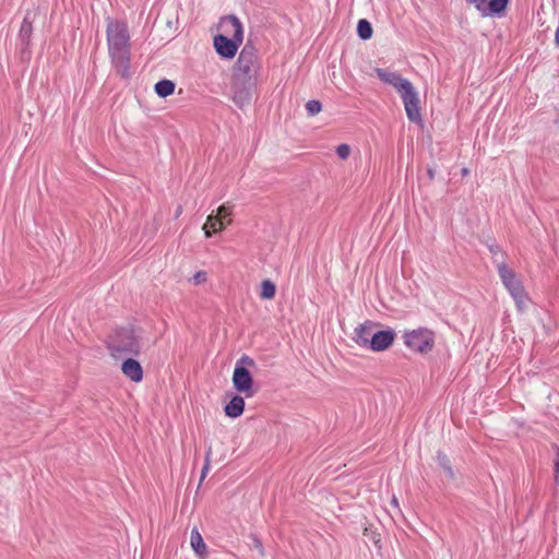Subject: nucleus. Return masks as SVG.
<instances>
[{
	"mask_svg": "<svg viewBox=\"0 0 559 559\" xmlns=\"http://www.w3.org/2000/svg\"><path fill=\"white\" fill-rule=\"evenodd\" d=\"M106 35L114 68L121 78H130V35L127 24L108 17Z\"/></svg>",
	"mask_w": 559,
	"mask_h": 559,
	"instance_id": "1",
	"label": "nucleus"
},
{
	"mask_svg": "<svg viewBox=\"0 0 559 559\" xmlns=\"http://www.w3.org/2000/svg\"><path fill=\"white\" fill-rule=\"evenodd\" d=\"M374 72L380 81L393 86L400 94L408 120L412 122H420L421 114L419 108V98L411 81L403 78L400 73L389 69L374 68Z\"/></svg>",
	"mask_w": 559,
	"mask_h": 559,
	"instance_id": "2",
	"label": "nucleus"
},
{
	"mask_svg": "<svg viewBox=\"0 0 559 559\" xmlns=\"http://www.w3.org/2000/svg\"><path fill=\"white\" fill-rule=\"evenodd\" d=\"M114 356L117 355H139L141 346L132 328L117 329L108 344Z\"/></svg>",
	"mask_w": 559,
	"mask_h": 559,
	"instance_id": "3",
	"label": "nucleus"
},
{
	"mask_svg": "<svg viewBox=\"0 0 559 559\" xmlns=\"http://www.w3.org/2000/svg\"><path fill=\"white\" fill-rule=\"evenodd\" d=\"M496 265L502 284L508 289L518 307L522 308L525 302L526 295L524 287L518 278L516 274L507 265L506 261L503 260L496 259Z\"/></svg>",
	"mask_w": 559,
	"mask_h": 559,
	"instance_id": "4",
	"label": "nucleus"
},
{
	"mask_svg": "<svg viewBox=\"0 0 559 559\" xmlns=\"http://www.w3.org/2000/svg\"><path fill=\"white\" fill-rule=\"evenodd\" d=\"M403 340L406 347L419 354H427L435 346V333L427 328L405 331Z\"/></svg>",
	"mask_w": 559,
	"mask_h": 559,
	"instance_id": "5",
	"label": "nucleus"
},
{
	"mask_svg": "<svg viewBox=\"0 0 559 559\" xmlns=\"http://www.w3.org/2000/svg\"><path fill=\"white\" fill-rule=\"evenodd\" d=\"M258 69L257 50L252 45L246 44L238 56L233 76L255 79Z\"/></svg>",
	"mask_w": 559,
	"mask_h": 559,
	"instance_id": "6",
	"label": "nucleus"
},
{
	"mask_svg": "<svg viewBox=\"0 0 559 559\" xmlns=\"http://www.w3.org/2000/svg\"><path fill=\"white\" fill-rule=\"evenodd\" d=\"M255 88V79L233 76V100L242 108L250 104Z\"/></svg>",
	"mask_w": 559,
	"mask_h": 559,
	"instance_id": "7",
	"label": "nucleus"
},
{
	"mask_svg": "<svg viewBox=\"0 0 559 559\" xmlns=\"http://www.w3.org/2000/svg\"><path fill=\"white\" fill-rule=\"evenodd\" d=\"M231 381L235 390L245 394L246 397L254 395L255 390L253 389V378L247 367L236 364Z\"/></svg>",
	"mask_w": 559,
	"mask_h": 559,
	"instance_id": "8",
	"label": "nucleus"
},
{
	"mask_svg": "<svg viewBox=\"0 0 559 559\" xmlns=\"http://www.w3.org/2000/svg\"><path fill=\"white\" fill-rule=\"evenodd\" d=\"M473 5L483 16L500 15L506 11L509 0H465Z\"/></svg>",
	"mask_w": 559,
	"mask_h": 559,
	"instance_id": "9",
	"label": "nucleus"
},
{
	"mask_svg": "<svg viewBox=\"0 0 559 559\" xmlns=\"http://www.w3.org/2000/svg\"><path fill=\"white\" fill-rule=\"evenodd\" d=\"M241 43L235 38H229L225 34H218L214 37L215 51L225 59L234 58Z\"/></svg>",
	"mask_w": 559,
	"mask_h": 559,
	"instance_id": "10",
	"label": "nucleus"
},
{
	"mask_svg": "<svg viewBox=\"0 0 559 559\" xmlns=\"http://www.w3.org/2000/svg\"><path fill=\"white\" fill-rule=\"evenodd\" d=\"M396 337V333L392 329L374 331V334L371 335L369 340L368 348L372 352H383L392 346L394 340Z\"/></svg>",
	"mask_w": 559,
	"mask_h": 559,
	"instance_id": "11",
	"label": "nucleus"
},
{
	"mask_svg": "<svg viewBox=\"0 0 559 559\" xmlns=\"http://www.w3.org/2000/svg\"><path fill=\"white\" fill-rule=\"evenodd\" d=\"M379 325L380 323L378 322L366 320L364 323L355 328L353 340L358 346L362 348H368L369 340L371 335L374 334V329L378 328Z\"/></svg>",
	"mask_w": 559,
	"mask_h": 559,
	"instance_id": "12",
	"label": "nucleus"
},
{
	"mask_svg": "<svg viewBox=\"0 0 559 559\" xmlns=\"http://www.w3.org/2000/svg\"><path fill=\"white\" fill-rule=\"evenodd\" d=\"M219 26L223 32L238 41L243 39L242 24L236 15H226L221 19Z\"/></svg>",
	"mask_w": 559,
	"mask_h": 559,
	"instance_id": "13",
	"label": "nucleus"
},
{
	"mask_svg": "<svg viewBox=\"0 0 559 559\" xmlns=\"http://www.w3.org/2000/svg\"><path fill=\"white\" fill-rule=\"evenodd\" d=\"M121 370L123 374L131 381L140 382L143 379V369L141 364L133 359L128 358L122 362Z\"/></svg>",
	"mask_w": 559,
	"mask_h": 559,
	"instance_id": "14",
	"label": "nucleus"
},
{
	"mask_svg": "<svg viewBox=\"0 0 559 559\" xmlns=\"http://www.w3.org/2000/svg\"><path fill=\"white\" fill-rule=\"evenodd\" d=\"M190 545L199 558H206L207 546L204 543L203 537L197 527H193L191 531Z\"/></svg>",
	"mask_w": 559,
	"mask_h": 559,
	"instance_id": "15",
	"label": "nucleus"
},
{
	"mask_svg": "<svg viewBox=\"0 0 559 559\" xmlns=\"http://www.w3.org/2000/svg\"><path fill=\"white\" fill-rule=\"evenodd\" d=\"M245 409V400L240 395H234L228 404L225 405L224 412L230 418H237L242 415Z\"/></svg>",
	"mask_w": 559,
	"mask_h": 559,
	"instance_id": "16",
	"label": "nucleus"
},
{
	"mask_svg": "<svg viewBox=\"0 0 559 559\" xmlns=\"http://www.w3.org/2000/svg\"><path fill=\"white\" fill-rule=\"evenodd\" d=\"M175 87H176V85L173 81L165 79V80L158 81L155 84L154 91L159 97L165 98L175 92Z\"/></svg>",
	"mask_w": 559,
	"mask_h": 559,
	"instance_id": "17",
	"label": "nucleus"
},
{
	"mask_svg": "<svg viewBox=\"0 0 559 559\" xmlns=\"http://www.w3.org/2000/svg\"><path fill=\"white\" fill-rule=\"evenodd\" d=\"M224 228L223 221H219V217L215 215H210L203 226L206 237H211L213 233L219 231Z\"/></svg>",
	"mask_w": 559,
	"mask_h": 559,
	"instance_id": "18",
	"label": "nucleus"
},
{
	"mask_svg": "<svg viewBox=\"0 0 559 559\" xmlns=\"http://www.w3.org/2000/svg\"><path fill=\"white\" fill-rule=\"evenodd\" d=\"M32 32H33V26H32V22L29 21L28 14H27L21 24V28H20V33H19V36L23 44H26V45L28 44Z\"/></svg>",
	"mask_w": 559,
	"mask_h": 559,
	"instance_id": "19",
	"label": "nucleus"
},
{
	"mask_svg": "<svg viewBox=\"0 0 559 559\" xmlns=\"http://www.w3.org/2000/svg\"><path fill=\"white\" fill-rule=\"evenodd\" d=\"M276 293V286L271 280H264L261 283L260 297L262 299H273Z\"/></svg>",
	"mask_w": 559,
	"mask_h": 559,
	"instance_id": "20",
	"label": "nucleus"
},
{
	"mask_svg": "<svg viewBox=\"0 0 559 559\" xmlns=\"http://www.w3.org/2000/svg\"><path fill=\"white\" fill-rule=\"evenodd\" d=\"M357 33L361 39H370L372 36V26L370 22L367 21L366 19L359 20L357 24Z\"/></svg>",
	"mask_w": 559,
	"mask_h": 559,
	"instance_id": "21",
	"label": "nucleus"
},
{
	"mask_svg": "<svg viewBox=\"0 0 559 559\" xmlns=\"http://www.w3.org/2000/svg\"><path fill=\"white\" fill-rule=\"evenodd\" d=\"M437 460H438L439 465L447 473L448 477L449 478H454V472H453V469L451 467L449 457L444 453L438 452Z\"/></svg>",
	"mask_w": 559,
	"mask_h": 559,
	"instance_id": "22",
	"label": "nucleus"
},
{
	"mask_svg": "<svg viewBox=\"0 0 559 559\" xmlns=\"http://www.w3.org/2000/svg\"><path fill=\"white\" fill-rule=\"evenodd\" d=\"M306 109L310 116H314L321 111L322 104L317 99H311L307 102Z\"/></svg>",
	"mask_w": 559,
	"mask_h": 559,
	"instance_id": "23",
	"label": "nucleus"
},
{
	"mask_svg": "<svg viewBox=\"0 0 559 559\" xmlns=\"http://www.w3.org/2000/svg\"><path fill=\"white\" fill-rule=\"evenodd\" d=\"M231 215V207L227 204H223L217 209V214L215 216L219 217V221H225Z\"/></svg>",
	"mask_w": 559,
	"mask_h": 559,
	"instance_id": "24",
	"label": "nucleus"
},
{
	"mask_svg": "<svg viewBox=\"0 0 559 559\" xmlns=\"http://www.w3.org/2000/svg\"><path fill=\"white\" fill-rule=\"evenodd\" d=\"M211 454H212V449L211 447L207 449L206 453H205V462H204V465L202 467V472H201V479L200 481H202L205 477H206V474L210 469V461H211Z\"/></svg>",
	"mask_w": 559,
	"mask_h": 559,
	"instance_id": "25",
	"label": "nucleus"
},
{
	"mask_svg": "<svg viewBox=\"0 0 559 559\" xmlns=\"http://www.w3.org/2000/svg\"><path fill=\"white\" fill-rule=\"evenodd\" d=\"M336 154L341 159H347L350 154V147L347 144H340L336 147Z\"/></svg>",
	"mask_w": 559,
	"mask_h": 559,
	"instance_id": "26",
	"label": "nucleus"
},
{
	"mask_svg": "<svg viewBox=\"0 0 559 559\" xmlns=\"http://www.w3.org/2000/svg\"><path fill=\"white\" fill-rule=\"evenodd\" d=\"M489 251L492 254L493 262L496 263V259L504 261V253L500 250V248L496 245L489 246Z\"/></svg>",
	"mask_w": 559,
	"mask_h": 559,
	"instance_id": "27",
	"label": "nucleus"
},
{
	"mask_svg": "<svg viewBox=\"0 0 559 559\" xmlns=\"http://www.w3.org/2000/svg\"><path fill=\"white\" fill-rule=\"evenodd\" d=\"M236 364H239L240 366H245V367H246V366H249V367H254V366H255L254 360H253L251 357L247 356V355L241 356V357L237 360V362H236Z\"/></svg>",
	"mask_w": 559,
	"mask_h": 559,
	"instance_id": "28",
	"label": "nucleus"
},
{
	"mask_svg": "<svg viewBox=\"0 0 559 559\" xmlns=\"http://www.w3.org/2000/svg\"><path fill=\"white\" fill-rule=\"evenodd\" d=\"M206 278H207L206 272L199 271L194 274L193 282L195 285H200V284L204 283L206 281Z\"/></svg>",
	"mask_w": 559,
	"mask_h": 559,
	"instance_id": "29",
	"label": "nucleus"
},
{
	"mask_svg": "<svg viewBox=\"0 0 559 559\" xmlns=\"http://www.w3.org/2000/svg\"><path fill=\"white\" fill-rule=\"evenodd\" d=\"M252 542H253L254 548L259 551V554L261 556H264V548H263L261 539L257 536H252Z\"/></svg>",
	"mask_w": 559,
	"mask_h": 559,
	"instance_id": "30",
	"label": "nucleus"
},
{
	"mask_svg": "<svg viewBox=\"0 0 559 559\" xmlns=\"http://www.w3.org/2000/svg\"><path fill=\"white\" fill-rule=\"evenodd\" d=\"M555 478L559 485V448H557L556 460H555Z\"/></svg>",
	"mask_w": 559,
	"mask_h": 559,
	"instance_id": "31",
	"label": "nucleus"
},
{
	"mask_svg": "<svg viewBox=\"0 0 559 559\" xmlns=\"http://www.w3.org/2000/svg\"><path fill=\"white\" fill-rule=\"evenodd\" d=\"M427 176L429 178V181H432L435 179V176H436V167L435 166H428Z\"/></svg>",
	"mask_w": 559,
	"mask_h": 559,
	"instance_id": "32",
	"label": "nucleus"
},
{
	"mask_svg": "<svg viewBox=\"0 0 559 559\" xmlns=\"http://www.w3.org/2000/svg\"><path fill=\"white\" fill-rule=\"evenodd\" d=\"M392 503L397 506V499L395 497L392 499Z\"/></svg>",
	"mask_w": 559,
	"mask_h": 559,
	"instance_id": "33",
	"label": "nucleus"
},
{
	"mask_svg": "<svg viewBox=\"0 0 559 559\" xmlns=\"http://www.w3.org/2000/svg\"><path fill=\"white\" fill-rule=\"evenodd\" d=\"M462 173H463V175H466L468 173V170L466 168H463Z\"/></svg>",
	"mask_w": 559,
	"mask_h": 559,
	"instance_id": "34",
	"label": "nucleus"
}]
</instances>
